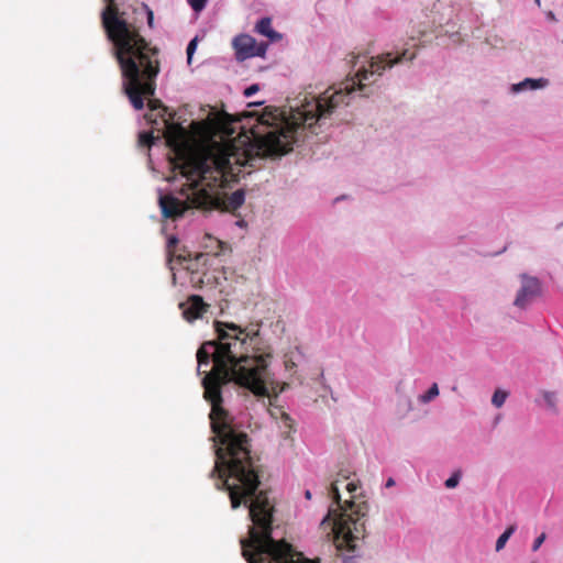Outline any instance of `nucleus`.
Returning <instances> with one entry per match:
<instances>
[{"label": "nucleus", "instance_id": "obj_24", "mask_svg": "<svg viewBox=\"0 0 563 563\" xmlns=\"http://www.w3.org/2000/svg\"><path fill=\"white\" fill-rule=\"evenodd\" d=\"M394 484H395V483H394V479H393V478H389V479L386 482L385 487H386V488H390V487H393V485H394Z\"/></svg>", "mask_w": 563, "mask_h": 563}, {"label": "nucleus", "instance_id": "obj_9", "mask_svg": "<svg viewBox=\"0 0 563 563\" xmlns=\"http://www.w3.org/2000/svg\"><path fill=\"white\" fill-rule=\"evenodd\" d=\"M255 31L261 35L268 37L271 42H277L283 37L280 33L273 30L271 18L261 19L255 25Z\"/></svg>", "mask_w": 563, "mask_h": 563}, {"label": "nucleus", "instance_id": "obj_12", "mask_svg": "<svg viewBox=\"0 0 563 563\" xmlns=\"http://www.w3.org/2000/svg\"><path fill=\"white\" fill-rule=\"evenodd\" d=\"M516 531V526H509L505 531L504 533H501L499 536V538L497 539V542H496V551H500L505 548L507 541L509 540V538L512 536V533Z\"/></svg>", "mask_w": 563, "mask_h": 563}, {"label": "nucleus", "instance_id": "obj_21", "mask_svg": "<svg viewBox=\"0 0 563 563\" xmlns=\"http://www.w3.org/2000/svg\"><path fill=\"white\" fill-rule=\"evenodd\" d=\"M177 243H178V240L176 236H170L167 241V253L169 256V261H172V257L174 255V249L177 245Z\"/></svg>", "mask_w": 563, "mask_h": 563}, {"label": "nucleus", "instance_id": "obj_1", "mask_svg": "<svg viewBox=\"0 0 563 563\" xmlns=\"http://www.w3.org/2000/svg\"><path fill=\"white\" fill-rule=\"evenodd\" d=\"M415 57L416 53L408 49L396 56L378 55L372 58L368 68H360L338 89L331 87L317 98L305 96L288 113L276 108H265L261 113L243 112L239 121L246 120V123L241 125L238 136L213 141L196 154L178 153L174 169L187 180V191L181 189L186 199L170 194L161 196L163 217L176 220L189 209L235 212L245 201V191L238 189L227 195L221 189L238 181L242 167H253L257 159L290 152L302 131L329 118L340 106L349 104L353 91L363 92L385 69Z\"/></svg>", "mask_w": 563, "mask_h": 563}, {"label": "nucleus", "instance_id": "obj_18", "mask_svg": "<svg viewBox=\"0 0 563 563\" xmlns=\"http://www.w3.org/2000/svg\"><path fill=\"white\" fill-rule=\"evenodd\" d=\"M461 478L460 472H455L450 478L445 481V487L449 489L455 488Z\"/></svg>", "mask_w": 563, "mask_h": 563}, {"label": "nucleus", "instance_id": "obj_26", "mask_svg": "<svg viewBox=\"0 0 563 563\" xmlns=\"http://www.w3.org/2000/svg\"><path fill=\"white\" fill-rule=\"evenodd\" d=\"M311 496H312V495L307 494V495H306V498H307V499H310V498H311Z\"/></svg>", "mask_w": 563, "mask_h": 563}, {"label": "nucleus", "instance_id": "obj_25", "mask_svg": "<svg viewBox=\"0 0 563 563\" xmlns=\"http://www.w3.org/2000/svg\"><path fill=\"white\" fill-rule=\"evenodd\" d=\"M238 225L243 227L245 224L244 220H240L236 222Z\"/></svg>", "mask_w": 563, "mask_h": 563}, {"label": "nucleus", "instance_id": "obj_14", "mask_svg": "<svg viewBox=\"0 0 563 563\" xmlns=\"http://www.w3.org/2000/svg\"><path fill=\"white\" fill-rule=\"evenodd\" d=\"M439 395V387L437 383H433L428 391L421 396H419V400L423 404L430 402Z\"/></svg>", "mask_w": 563, "mask_h": 563}, {"label": "nucleus", "instance_id": "obj_6", "mask_svg": "<svg viewBox=\"0 0 563 563\" xmlns=\"http://www.w3.org/2000/svg\"><path fill=\"white\" fill-rule=\"evenodd\" d=\"M541 295V283L537 277L521 275V287L517 292L514 305L526 308L534 298Z\"/></svg>", "mask_w": 563, "mask_h": 563}, {"label": "nucleus", "instance_id": "obj_13", "mask_svg": "<svg viewBox=\"0 0 563 563\" xmlns=\"http://www.w3.org/2000/svg\"><path fill=\"white\" fill-rule=\"evenodd\" d=\"M542 397L548 406V408L553 411L558 412V400H556V394L554 391L544 390L542 391Z\"/></svg>", "mask_w": 563, "mask_h": 563}, {"label": "nucleus", "instance_id": "obj_15", "mask_svg": "<svg viewBox=\"0 0 563 563\" xmlns=\"http://www.w3.org/2000/svg\"><path fill=\"white\" fill-rule=\"evenodd\" d=\"M139 10H142L146 14L147 25L150 29H154V13L153 10L144 2L141 3L139 8L134 9V12L137 13Z\"/></svg>", "mask_w": 563, "mask_h": 563}, {"label": "nucleus", "instance_id": "obj_7", "mask_svg": "<svg viewBox=\"0 0 563 563\" xmlns=\"http://www.w3.org/2000/svg\"><path fill=\"white\" fill-rule=\"evenodd\" d=\"M179 308L183 310V316L188 321H194L202 317L207 311L208 305L203 301L202 297L191 295L186 302H181Z\"/></svg>", "mask_w": 563, "mask_h": 563}, {"label": "nucleus", "instance_id": "obj_4", "mask_svg": "<svg viewBox=\"0 0 563 563\" xmlns=\"http://www.w3.org/2000/svg\"><path fill=\"white\" fill-rule=\"evenodd\" d=\"M332 496L324 521H330L339 547L353 549V542L365 532L364 518L367 514L365 495H350V499H342V495Z\"/></svg>", "mask_w": 563, "mask_h": 563}, {"label": "nucleus", "instance_id": "obj_16", "mask_svg": "<svg viewBox=\"0 0 563 563\" xmlns=\"http://www.w3.org/2000/svg\"><path fill=\"white\" fill-rule=\"evenodd\" d=\"M507 397H508L507 391H504L501 389H496L492 397V404L495 407L500 408L505 404Z\"/></svg>", "mask_w": 563, "mask_h": 563}, {"label": "nucleus", "instance_id": "obj_20", "mask_svg": "<svg viewBox=\"0 0 563 563\" xmlns=\"http://www.w3.org/2000/svg\"><path fill=\"white\" fill-rule=\"evenodd\" d=\"M207 1L208 0H188V3L194 11L199 12L206 7Z\"/></svg>", "mask_w": 563, "mask_h": 563}, {"label": "nucleus", "instance_id": "obj_3", "mask_svg": "<svg viewBox=\"0 0 563 563\" xmlns=\"http://www.w3.org/2000/svg\"><path fill=\"white\" fill-rule=\"evenodd\" d=\"M233 509L249 507L253 526L249 538L240 541L242 555L249 563H318L303 556L285 540L273 538L274 506L267 495H229Z\"/></svg>", "mask_w": 563, "mask_h": 563}, {"label": "nucleus", "instance_id": "obj_10", "mask_svg": "<svg viewBox=\"0 0 563 563\" xmlns=\"http://www.w3.org/2000/svg\"><path fill=\"white\" fill-rule=\"evenodd\" d=\"M303 356L305 355H303L302 351L298 346H296L294 350L288 351L284 355V365H285L286 371L296 369V367L298 365L297 362L300 358H303Z\"/></svg>", "mask_w": 563, "mask_h": 563}, {"label": "nucleus", "instance_id": "obj_23", "mask_svg": "<svg viewBox=\"0 0 563 563\" xmlns=\"http://www.w3.org/2000/svg\"><path fill=\"white\" fill-rule=\"evenodd\" d=\"M257 91H258V85H252L245 89L244 95L246 97H251Z\"/></svg>", "mask_w": 563, "mask_h": 563}, {"label": "nucleus", "instance_id": "obj_8", "mask_svg": "<svg viewBox=\"0 0 563 563\" xmlns=\"http://www.w3.org/2000/svg\"><path fill=\"white\" fill-rule=\"evenodd\" d=\"M341 488L345 489L347 493H354L358 488V481L350 476H340L331 483L328 493H340Z\"/></svg>", "mask_w": 563, "mask_h": 563}, {"label": "nucleus", "instance_id": "obj_11", "mask_svg": "<svg viewBox=\"0 0 563 563\" xmlns=\"http://www.w3.org/2000/svg\"><path fill=\"white\" fill-rule=\"evenodd\" d=\"M547 85V80L545 79H531V78H527L525 79L523 81L517 84V85H514L512 86V90L514 91H521V90H525V89H538V88H542Z\"/></svg>", "mask_w": 563, "mask_h": 563}, {"label": "nucleus", "instance_id": "obj_5", "mask_svg": "<svg viewBox=\"0 0 563 563\" xmlns=\"http://www.w3.org/2000/svg\"><path fill=\"white\" fill-rule=\"evenodd\" d=\"M232 45L235 51V57L239 62L256 56L264 57L268 48L267 43H257L256 40L249 34H240L235 36Z\"/></svg>", "mask_w": 563, "mask_h": 563}, {"label": "nucleus", "instance_id": "obj_19", "mask_svg": "<svg viewBox=\"0 0 563 563\" xmlns=\"http://www.w3.org/2000/svg\"><path fill=\"white\" fill-rule=\"evenodd\" d=\"M197 43H198V38H197V37H195V38H192V40L189 42V44H188V46H187V60H188V64H190V63H191L192 55H194V53H195V51H196V48H197Z\"/></svg>", "mask_w": 563, "mask_h": 563}, {"label": "nucleus", "instance_id": "obj_22", "mask_svg": "<svg viewBox=\"0 0 563 563\" xmlns=\"http://www.w3.org/2000/svg\"><path fill=\"white\" fill-rule=\"evenodd\" d=\"M545 538H547V534H545L544 532H543V533H541V534H540V536L534 540V542H533V544H532V551H534V552H536V551H538V550H539V548H540V547L542 545V543L544 542Z\"/></svg>", "mask_w": 563, "mask_h": 563}, {"label": "nucleus", "instance_id": "obj_17", "mask_svg": "<svg viewBox=\"0 0 563 563\" xmlns=\"http://www.w3.org/2000/svg\"><path fill=\"white\" fill-rule=\"evenodd\" d=\"M154 136L151 132H142L139 135V144L141 146L151 147L154 143Z\"/></svg>", "mask_w": 563, "mask_h": 563}, {"label": "nucleus", "instance_id": "obj_2", "mask_svg": "<svg viewBox=\"0 0 563 563\" xmlns=\"http://www.w3.org/2000/svg\"><path fill=\"white\" fill-rule=\"evenodd\" d=\"M260 328V323L242 328L233 322L214 321L217 340L203 342L197 351L198 373L213 361L212 369L202 378L203 397L211 405L209 418L217 456L211 475L217 488H225L228 493H267L257 490L261 482L251 457V440L223 408L221 391L223 385L233 380L255 395H267L273 350Z\"/></svg>", "mask_w": 563, "mask_h": 563}]
</instances>
